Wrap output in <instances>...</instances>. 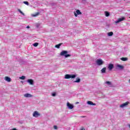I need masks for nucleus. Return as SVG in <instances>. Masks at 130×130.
Masks as SVG:
<instances>
[{
  "label": "nucleus",
  "instance_id": "f257e3e1",
  "mask_svg": "<svg viewBox=\"0 0 130 130\" xmlns=\"http://www.w3.org/2000/svg\"><path fill=\"white\" fill-rule=\"evenodd\" d=\"M67 51H62L60 52V55H61V56H65V57H69L71 56V54H67Z\"/></svg>",
  "mask_w": 130,
  "mask_h": 130
},
{
  "label": "nucleus",
  "instance_id": "f03ea898",
  "mask_svg": "<svg viewBox=\"0 0 130 130\" xmlns=\"http://www.w3.org/2000/svg\"><path fill=\"white\" fill-rule=\"evenodd\" d=\"M76 78L75 75H70V74H66L65 75V79H75Z\"/></svg>",
  "mask_w": 130,
  "mask_h": 130
},
{
  "label": "nucleus",
  "instance_id": "7ed1b4c3",
  "mask_svg": "<svg viewBox=\"0 0 130 130\" xmlns=\"http://www.w3.org/2000/svg\"><path fill=\"white\" fill-rule=\"evenodd\" d=\"M125 20V17L124 16L122 17L121 18L118 19L117 21H115L116 24H118L119 22H122V21H124Z\"/></svg>",
  "mask_w": 130,
  "mask_h": 130
},
{
  "label": "nucleus",
  "instance_id": "20e7f679",
  "mask_svg": "<svg viewBox=\"0 0 130 130\" xmlns=\"http://www.w3.org/2000/svg\"><path fill=\"white\" fill-rule=\"evenodd\" d=\"M96 62L98 66H101L103 64V61L102 59H99L96 60Z\"/></svg>",
  "mask_w": 130,
  "mask_h": 130
},
{
  "label": "nucleus",
  "instance_id": "39448f33",
  "mask_svg": "<svg viewBox=\"0 0 130 130\" xmlns=\"http://www.w3.org/2000/svg\"><path fill=\"white\" fill-rule=\"evenodd\" d=\"M32 115L34 117H38L39 116H40V114H39L38 111H35Z\"/></svg>",
  "mask_w": 130,
  "mask_h": 130
},
{
  "label": "nucleus",
  "instance_id": "423d86ee",
  "mask_svg": "<svg viewBox=\"0 0 130 130\" xmlns=\"http://www.w3.org/2000/svg\"><path fill=\"white\" fill-rule=\"evenodd\" d=\"M75 17H78V15H82V12L79 10H77L76 12H74Z\"/></svg>",
  "mask_w": 130,
  "mask_h": 130
},
{
  "label": "nucleus",
  "instance_id": "0eeeda50",
  "mask_svg": "<svg viewBox=\"0 0 130 130\" xmlns=\"http://www.w3.org/2000/svg\"><path fill=\"white\" fill-rule=\"evenodd\" d=\"M24 97H25V98H31L33 97V95L30 93H25L24 94Z\"/></svg>",
  "mask_w": 130,
  "mask_h": 130
},
{
  "label": "nucleus",
  "instance_id": "6e6552de",
  "mask_svg": "<svg viewBox=\"0 0 130 130\" xmlns=\"http://www.w3.org/2000/svg\"><path fill=\"white\" fill-rule=\"evenodd\" d=\"M129 104V102H125V103L120 105V107H121V108H123V107H125V106L128 105Z\"/></svg>",
  "mask_w": 130,
  "mask_h": 130
},
{
  "label": "nucleus",
  "instance_id": "1a4fd4ad",
  "mask_svg": "<svg viewBox=\"0 0 130 130\" xmlns=\"http://www.w3.org/2000/svg\"><path fill=\"white\" fill-rule=\"evenodd\" d=\"M4 79L5 80V81H6L7 82H11L12 81V79H11V78L8 77V76H6L4 78Z\"/></svg>",
  "mask_w": 130,
  "mask_h": 130
},
{
  "label": "nucleus",
  "instance_id": "9d476101",
  "mask_svg": "<svg viewBox=\"0 0 130 130\" xmlns=\"http://www.w3.org/2000/svg\"><path fill=\"white\" fill-rule=\"evenodd\" d=\"M67 106L69 108V109H73L74 108V106L71 104L70 103H67Z\"/></svg>",
  "mask_w": 130,
  "mask_h": 130
},
{
  "label": "nucleus",
  "instance_id": "9b49d317",
  "mask_svg": "<svg viewBox=\"0 0 130 130\" xmlns=\"http://www.w3.org/2000/svg\"><path fill=\"white\" fill-rule=\"evenodd\" d=\"M114 67V66L113 65V64L110 63L109 64V66L108 68L109 71H111L112 70V69H113Z\"/></svg>",
  "mask_w": 130,
  "mask_h": 130
},
{
  "label": "nucleus",
  "instance_id": "f8f14e48",
  "mask_svg": "<svg viewBox=\"0 0 130 130\" xmlns=\"http://www.w3.org/2000/svg\"><path fill=\"white\" fill-rule=\"evenodd\" d=\"M27 82L30 85H34V81L32 79H28Z\"/></svg>",
  "mask_w": 130,
  "mask_h": 130
},
{
  "label": "nucleus",
  "instance_id": "ddd939ff",
  "mask_svg": "<svg viewBox=\"0 0 130 130\" xmlns=\"http://www.w3.org/2000/svg\"><path fill=\"white\" fill-rule=\"evenodd\" d=\"M117 68H118L119 69H120V70H123V69L124 68L123 66L120 64H117Z\"/></svg>",
  "mask_w": 130,
  "mask_h": 130
},
{
  "label": "nucleus",
  "instance_id": "4468645a",
  "mask_svg": "<svg viewBox=\"0 0 130 130\" xmlns=\"http://www.w3.org/2000/svg\"><path fill=\"white\" fill-rule=\"evenodd\" d=\"M87 104H88V105H93V106L96 105V104H94L93 102H91V101H88Z\"/></svg>",
  "mask_w": 130,
  "mask_h": 130
},
{
  "label": "nucleus",
  "instance_id": "2eb2a0df",
  "mask_svg": "<svg viewBox=\"0 0 130 130\" xmlns=\"http://www.w3.org/2000/svg\"><path fill=\"white\" fill-rule=\"evenodd\" d=\"M105 14L106 17H109V16H110V13H109V12L107 11H105Z\"/></svg>",
  "mask_w": 130,
  "mask_h": 130
},
{
  "label": "nucleus",
  "instance_id": "dca6fc26",
  "mask_svg": "<svg viewBox=\"0 0 130 130\" xmlns=\"http://www.w3.org/2000/svg\"><path fill=\"white\" fill-rule=\"evenodd\" d=\"M101 72L103 74H104L105 73H106V68H104L102 70H101Z\"/></svg>",
  "mask_w": 130,
  "mask_h": 130
},
{
  "label": "nucleus",
  "instance_id": "f3484780",
  "mask_svg": "<svg viewBox=\"0 0 130 130\" xmlns=\"http://www.w3.org/2000/svg\"><path fill=\"white\" fill-rule=\"evenodd\" d=\"M81 82V79L80 78H77L76 80L74 81V83H80Z\"/></svg>",
  "mask_w": 130,
  "mask_h": 130
},
{
  "label": "nucleus",
  "instance_id": "a211bd4d",
  "mask_svg": "<svg viewBox=\"0 0 130 130\" xmlns=\"http://www.w3.org/2000/svg\"><path fill=\"white\" fill-rule=\"evenodd\" d=\"M61 44H62V43H60L59 44L56 45L55 46V47H56V48H59V47H60V46L61 45Z\"/></svg>",
  "mask_w": 130,
  "mask_h": 130
},
{
  "label": "nucleus",
  "instance_id": "6ab92c4d",
  "mask_svg": "<svg viewBox=\"0 0 130 130\" xmlns=\"http://www.w3.org/2000/svg\"><path fill=\"white\" fill-rule=\"evenodd\" d=\"M106 84H107V85H108V86H110L111 85H112V84L111 83V82L110 81H106Z\"/></svg>",
  "mask_w": 130,
  "mask_h": 130
},
{
  "label": "nucleus",
  "instance_id": "aec40b11",
  "mask_svg": "<svg viewBox=\"0 0 130 130\" xmlns=\"http://www.w3.org/2000/svg\"><path fill=\"white\" fill-rule=\"evenodd\" d=\"M127 60V58L126 57H122L121 58V60H122L123 61H126V60Z\"/></svg>",
  "mask_w": 130,
  "mask_h": 130
},
{
  "label": "nucleus",
  "instance_id": "412c9836",
  "mask_svg": "<svg viewBox=\"0 0 130 130\" xmlns=\"http://www.w3.org/2000/svg\"><path fill=\"white\" fill-rule=\"evenodd\" d=\"M39 14H40L39 12H37V13L35 14H32V17H37V16L39 15Z\"/></svg>",
  "mask_w": 130,
  "mask_h": 130
},
{
  "label": "nucleus",
  "instance_id": "4be33fe9",
  "mask_svg": "<svg viewBox=\"0 0 130 130\" xmlns=\"http://www.w3.org/2000/svg\"><path fill=\"white\" fill-rule=\"evenodd\" d=\"M19 79L20 80H25V79H26V77H25V76H22L21 77H20Z\"/></svg>",
  "mask_w": 130,
  "mask_h": 130
},
{
  "label": "nucleus",
  "instance_id": "5701e85b",
  "mask_svg": "<svg viewBox=\"0 0 130 130\" xmlns=\"http://www.w3.org/2000/svg\"><path fill=\"white\" fill-rule=\"evenodd\" d=\"M108 36H112L113 35V32L111 31L108 33Z\"/></svg>",
  "mask_w": 130,
  "mask_h": 130
},
{
  "label": "nucleus",
  "instance_id": "b1692460",
  "mask_svg": "<svg viewBox=\"0 0 130 130\" xmlns=\"http://www.w3.org/2000/svg\"><path fill=\"white\" fill-rule=\"evenodd\" d=\"M39 45V44L38 43H35V44H33V46L35 47H37V46H38Z\"/></svg>",
  "mask_w": 130,
  "mask_h": 130
},
{
  "label": "nucleus",
  "instance_id": "393cba45",
  "mask_svg": "<svg viewBox=\"0 0 130 130\" xmlns=\"http://www.w3.org/2000/svg\"><path fill=\"white\" fill-rule=\"evenodd\" d=\"M18 12H19V13H20V14H21V15H23V16H25V14H24V13H23V12H22V11H21V10L18 9Z\"/></svg>",
  "mask_w": 130,
  "mask_h": 130
},
{
  "label": "nucleus",
  "instance_id": "a878e982",
  "mask_svg": "<svg viewBox=\"0 0 130 130\" xmlns=\"http://www.w3.org/2000/svg\"><path fill=\"white\" fill-rule=\"evenodd\" d=\"M23 4H25V5H26L27 6H29V3L27 1L23 2Z\"/></svg>",
  "mask_w": 130,
  "mask_h": 130
},
{
  "label": "nucleus",
  "instance_id": "bb28decb",
  "mask_svg": "<svg viewBox=\"0 0 130 130\" xmlns=\"http://www.w3.org/2000/svg\"><path fill=\"white\" fill-rule=\"evenodd\" d=\"M56 95V93H55V92L52 93V96H53V97H54Z\"/></svg>",
  "mask_w": 130,
  "mask_h": 130
},
{
  "label": "nucleus",
  "instance_id": "cd10ccee",
  "mask_svg": "<svg viewBox=\"0 0 130 130\" xmlns=\"http://www.w3.org/2000/svg\"><path fill=\"white\" fill-rule=\"evenodd\" d=\"M53 127H54V129H57V126H56V125H54Z\"/></svg>",
  "mask_w": 130,
  "mask_h": 130
},
{
  "label": "nucleus",
  "instance_id": "c85d7f7f",
  "mask_svg": "<svg viewBox=\"0 0 130 130\" xmlns=\"http://www.w3.org/2000/svg\"><path fill=\"white\" fill-rule=\"evenodd\" d=\"M26 28H27V29H29V28H30V26H26Z\"/></svg>",
  "mask_w": 130,
  "mask_h": 130
},
{
  "label": "nucleus",
  "instance_id": "c756f323",
  "mask_svg": "<svg viewBox=\"0 0 130 130\" xmlns=\"http://www.w3.org/2000/svg\"><path fill=\"white\" fill-rule=\"evenodd\" d=\"M80 130H85V129L82 127V128H81L80 129Z\"/></svg>",
  "mask_w": 130,
  "mask_h": 130
},
{
  "label": "nucleus",
  "instance_id": "7c9ffc66",
  "mask_svg": "<svg viewBox=\"0 0 130 130\" xmlns=\"http://www.w3.org/2000/svg\"><path fill=\"white\" fill-rule=\"evenodd\" d=\"M39 26V24L37 25V27H38Z\"/></svg>",
  "mask_w": 130,
  "mask_h": 130
},
{
  "label": "nucleus",
  "instance_id": "2f4dec72",
  "mask_svg": "<svg viewBox=\"0 0 130 130\" xmlns=\"http://www.w3.org/2000/svg\"><path fill=\"white\" fill-rule=\"evenodd\" d=\"M128 82H129V83H130V79L129 80Z\"/></svg>",
  "mask_w": 130,
  "mask_h": 130
},
{
  "label": "nucleus",
  "instance_id": "473e14b6",
  "mask_svg": "<svg viewBox=\"0 0 130 130\" xmlns=\"http://www.w3.org/2000/svg\"><path fill=\"white\" fill-rule=\"evenodd\" d=\"M82 117H86L85 116H82Z\"/></svg>",
  "mask_w": 130,
  "mask_h": 130
},
{
  "label": "nucleus",
  "instance_id": "72a5a7b5",
  "mask_svg": "<svg viewBox=\"0 0 130 130\" xmlns=\"http://www.w3.org/2000/svg\"><path fill=\"white\" fill-rule=\"evenodd\" d=\"M129 127L130 128V125H129Z\"/></svg>",
  "mask_w": 130,
  "mask_h": 130
}]
</instances>
